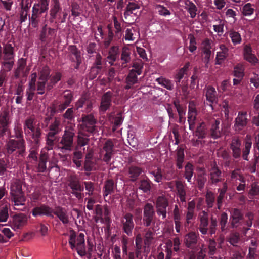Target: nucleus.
Returning <instances> with one entry per match:
<instances>
[{
	"instance_id": "49",
	"label": "nucleus",
	"mask_w": 259,
	"mask_h": 259,
	"mask_svg": "<svg viewBox=\"0 0 259 259\" xmlns=\"http://www.w3.org/2000/svg\"><path fill=\"white\" fill-rule=\"evenodd\" d=\"M32 146L29 149V154L28 156V158L32 159L35 162L38 161V147L39 146L40 143L36 145L32 140Z\"/></svg>"
},
{
	"instance_id": "64",
	"label": "nucleus",
	"mask_w": 259,
	"mask_h": 259,
	"mask_svg": "<svg viewBox=\"0 0 259 259\" xmlns=\"http://www.w3.org/2000/svg\"><path fill=\"white\" fill-rule=\"evenodd\" d=\"M149 173L154 177V181L157 183L161 182L163 180V173L160 168L150 171Z\"/></svg>"
},
{
	"instance_id": "60",
	"label": "nucleus",
	"mask_w": 259,
	"mask_h": 259,
	"mask_svg": "<svg viewBox=\"0 0 259 259\" xmlns=\"http://www.w3.org/2000/svg\"><path fill=\"white\" fill-rule=\"evenodd\" d=\"M218 226V221L217 218L211 217L210 218V223L208 228L209 233L212 235L216 233Z\"/></svg>"
},
{
	"instance_id": "28",
	"label": "nucleus",
	"mask_w": 259,
	"mask_h": 259,
	"mask_svg": "<svg viewBox=\"0 0 259 259\" xmlns=\"http://www.w3.org/2000/svg\"><path fill=\"white\" fill-rule=\"evenodd\" d=\"M55 30L54 29L48 27L47 24H45L42 28L40 34V40L42 42H47L50 40L55 34Z\"/></svg>"
},
{
	"instance_id": "24",
	"label": "nucleus",
	"mask_w": 259,
	"mask_h": 259,
	"mask_svg": "<svg viewBox=\"0 0 259 259\" xmlns=\"http://www.w3.org/2000/svg\"><path fill=\"white\" fill-rule=\"evenodd\" d=\"M198 173L196 178V182L198 188L201 191L204 187L207 181V174L206 170L203 167H199L197 169Z\"/></svg>"
},
{
	"instance_id": "2",
	"label": "nucleus",
	"mask_w": 259,
	"mask_h": 259,
	"mask_svg": "<svg viewBox=\"0 0 259 259\" xmlns=\"http://www.w3.org/2000/svg\"><path fill=\"white\" fill-rule=\"evenodd\" d=\"M10 194L12 201L13 202L14 208L17 210H22L21 208L24 206L26 197L22 189V182L17 180L11 184Z\"/></svg>"
},
{
	"instance_id": "59",
	"label": "nucleus",
	"mask_w": 259,
	"mask_h": 259,
	"mask_svg": "<svg viewBox=\"0 0 259 259\" xmlns=\"http://www.w3.org/2000/svg\"><path fill=\"white\" fill-rule=\"evenodd\" d=\"M254 11V9L252 7L250 3H247L244 5L242 8L241 12L245 16H249L252 15Z\"/></svg>"
},
{
	"instance_id": "27",
	"label": "nucleus",
	"mask_w": 259,
	"mask_h": 259,
	"mask_svg": "<svg viewBox=\"0 0 259 259\" xmlns=\"http://www.w3.org/2000/svg\"><path fill=\"white\" fill-rule=\"evenodd\" d=\"M26 62L23 58L19 60L18 67L15 72V76L19 78L20 76L25 77L29 72V69H25Z\"/></svg>"
},
{
	"instance_id": "58",
	"label": "nucleus",
	"mask_w": 259,
	"mask_h": 259,
	"mask_svg": "<svg viewBox=\"0 0 259 259\" xmlns=\"http://www.w3.org/2000/svg\"><path fill=\"white\" fill-rule=\"evenodd\" d=\"M74 109L70 108L67 109L65 112L63 114L62 117L65 120L68 122H71L74 120Z\"/></svg>"
},
{
	"instance_id": "6",
	"label": "nucleus",
	"mask_w": 259,
	"mask_h": 259,
	"mask_svg": "<svg viewBox=\"0 0 259 259\" xmlns=\"http://www.w3.org/2000/svg\"><path fill=\"white\" fill-rule=\"evenodd\" d=\"M7 153H15L17 156L24 157L26 153V143L24 139H10L6 144Z\"/></svg>"
},
{
	"instance_id": "14",
	"label": "nucleus",
	"mask_w": 259,
	"mask_h": 259,
	"mask_svg": "<svg viewBox=\"0 0 259 259\" xmlns=\"http://www.w3.org/2000/svg\"><path fill=\"white\" fill-rule=\"evenodd\" d=\"M62 11V8L60 0H52L49 11V21L51 23H54L57 20L58 17L61 15Z\"/></svg>"
},
{
	"instance_id": "51",
	"label": "nucleus",
	"mask_w": 259,
	"mask_h": 259,
	"mask_svg": "<svg viewBox=\"0 0 259 259\" xmlns=\"http://www.w3.org/2000/svg\"><path fill=\"white\" fill-rule=\"evenodd\" d=\"M62 74L59 72H57L54 75L50 76V82L47 85V89L48 90L52 89L53 87L61 80Z\"/></svg>"
},
{
	"instance_id": "34",
	"label": "nucleus",
	"mask_w": 259,
	"mask_h": 259,
	"mask_svg": "<svg viewBox=\"0 0 259 259\" xmlns=\"http://www.w3.org/2000/svg\"><path fill=\"white\" fill-rule=\"evenodd\" d=\"M119 48L117 46H112L108 52L107 59L109 60V64L112 66L119 56Z\"/></svg>"
},
{
	"instance_id": "29",
	"label": "nucleus",
	"mask_w": 259,
	"mask_h": 259,
	"mask_svg": "<svg viewBox=\"0 0 259 259\" xmlns=\"http://www.w3.org/2000/svg\"><path fill=\"white\" fill-rule=\"evenodd\" d=\"M44 13L32 7V14L29 17L30 24L33 28H37L40 21L41 15Z\"/></svg>"
},
{
	"instance_id": "55",
	"label": "nucleus",
	"mask_w": 259,
	"mask_h": 259,
	"mask_svg": "<svg viewBox=\"0 0 259 259\" xmlns=\"http://www.w3.org/2000/svg\"><path fill=\"white\" fill-rule=\"evenodd\" d=\"M50 72L51 70L48 66H44L39 73V80L47 82L49 78H50Z\"/></svg>"
},
{
	"instance_id": "44",
	"label": "nucleus",
	"mask_w": 259,
	"mask_h": 259,
	"mask_svg": "<svg viewBox=\"0 0 259 259\" xmlns=\"http://www.w3.org/2000/svg\"><path fill=\"white\" fill-rule=\"evenodd\" d=\"M49 3L50 0H37V3L34 4L33 8L38 10L40 12H47Z\"/></svg>"
},
{
	"instance_id": "36",
	"label": "nucleus",
	"mask_w": 259,
	"mask_h": 259,
	"mask_svg": "<svg viewBox=\"0 0 259 259\" xmlns=\"http://www.w3.org/2000/svg\"><path fill=\"white\" fill-rule=\"evenodd\" d=\"M90 135V134L79 130L77 135V146L82 147L88 145L90 141L89 137Z\"/></svg>"
},
{
	"instance_id": "20",
	"label": "nucleus",
	"mask_w": 259,
	"mask_h": 259,
	"mask_svg": "<svg viewBox=\"0 0 259 259\" xmlns=\"http://www.w3.org/2000/svg\"><path fill=\"white\" fill-rule=\"evenodd\" d=\"M52 215L57 218L64 225H66L69 222V216L65 208L60 206H57L53 208Z\"/></svg>"
},
{
	"instance_id": "57",
	"label": "nucleus",
	"mask_w": 259,
	"mask_h": 259,
	"mask_svg": "<svg viewBox=\"0 0 259 259\" xmlns=\"http://www.w3.org/2000/svg\"><path fill=\"white\" fill-rule=\"evenodd\" d=\"M135 255L137 258L141 257L142 240L140 237H136L135 241Z\"/></svg>"
},
{
	"instance_id": "43",
	"label": "nucleus",
	"mask_w": 259,
	"mask_h": 259,
	"mask_svg": "<svg viewBox=\"0 0 259 259\" xmlns=\"http://www.w3.org/2000/svg\"><path fill=\"white\" fill-rule=\"evenodd\" d=\"M194 174V166L192 163L188 162L185 166L184 177L188 183H191L192 177Z\"/></svg>"
},
{
	"instance_id": "4",
	"label": "nucleus",
	"mask_w": 259,
	"mask_h": 259,
	"mask_svg": "<svg viewBox=\"0 0 259 259\" xmlns=\"http://www.w3.org/2000/svg\"><path fill=\"white\" fill-rule=\"evenodd\" d=\"M36 123L34 117L27 118L24 123V130L25 134L30 136L33 142L38 145L40 143L42 131L38 124L36 125Z\"/></svg>"
},
{
	"instance_id": "8",
	"label": "nucleus",
	"mask_w": 259,
	"mask_h": 259,
	"mask_svg": "<svg viewBox=\"0 0 259 259\" xmlns=\"http://www.w3.org/2000/svg\"><path fill=\"white\" fill-rule=\"evenodd\" d=\"M28 221L27 216L22 213L15 214L10 219L9 226L15 231L22 229Z\"/></svg>"
},
{
	"instance_id": "42",
	"label": "nucleus",
	"mask_w": 259,
	"mask_h": 259,
	"mask_svg": "<svg viewBox=\"0 0 259 259\" xmlns=\"http://www.w3.org/2000/svg\"><path fill=\"white\" fill-rule=\"evenodd\" d=\"M228 219V214L226 212H223L221 214V215L219 219V225L220 227V232L225 233L227 232L228 229V228L227 227Z\"/></svg>"
},
{
	"instance_id": "47",
	"label": "nucleus",
	"mask_w": 259,
	"mask_h": 259,
	"mask_svg": "<svg viewBox=\"0 0 259 259\" xmlns=\"http://www.w3.org/2000/svg\"><path fill=\"white\" fill-rule=\"evenodd\" d=\"M185 8L190 15V17L192 18L195 17L197 8L195 5L190 0H184Z\"/></svg>"
},
{
	"instance_id": "40",
	"label": "nucleus",
	"mask_w": 259,
	"mask_h": 259,
	"mask_svg": "<svg viewBox=\"0 0 259 259\" xmlns=\"http://www.w3.org/2000/svg\"><path fill=\"white\" fill-rule=\"evenodd\" d=\"M114 192V183L112 179H108L105 181L104 186V197L107 196L109 194Z\"/></svg>"
},
{
	"instance_id": "5",
	"label": "nucleus",
	"mask_w": 259,
	"mask_h": 259,
	"mask_svg": "<svg viewBox=\"0 0 259 259\" xmlns=\"http://www.w3.org/2000/svg\"><path fill=\"white\" fill-rule=\"evenodd\" d=\"M75 132V129L72 126L65 128L64 134L58 144V149L62 152L71 151L72 149Z\"/></svg>"
},
{
	"instance_id": "11",
	"label": "nucleus",
	"mask_w": 259,
	"mask_h": 259,
	"mask_svg": "<svg viewBox=\"0 0 259 259\" xmlns=\"http://www.w3.org/2000/svg\"><path fill=\"white\" fill-rule=\"evenodd\" d=\"M122 229L127 236H131L134 228L133 215L130 212L124 214L121 219Z\"/></svg>"
},
{
	"instance_id": "31",
	"label": "nucleus",
	"mask_w": 259,
	"mask_h": 259,
	"mask_svg": "<svg viewBox=\"0 0 259 259\" xmlns=\"http://www.w3.org/2000/svg\"><path fill=\"white\" fill-rule=\"evenodd\" d=\"M221 51L218 52L216 55L215 64L220 65L225 60L228 55V48L224 44L220 46Z\"/></svg>"
},
{
	"instance_id": "25",
	"label": "nucleus",
	"mask_w": 259,
	"mask_h": 259,
	"mask_svg": "<svg viewBox=\"0 0 259 259\" xmlns=\"http://www.w3.org/2000/svg\"><path fill=\"white\" fill-rule=\"evenodd\" d=\"M176 188L177 190V194L181 202H186V184L181 181H175Z\"/></svg>"
},
{
	"instance_id": "12",
	"label": "nucleus",
	"mask_w": 259,
	"mask_h": 259,
	"mask_svg": "<svg viewBox=\"0 0 259 259\" xmlns=\"http://www.w3.org/2000/svg\"><path fill=\"white\" fill-rule=\"evenodd\" d=\"M222 174V171L215 163L209 170L208 182L210 184L217 185L222 182L223 180Z\"/></svg>"
},
{
	"instance_id": "41",
	"label": "nucleus",
	"mask_w": 259,
	"mask_h": 259,
	"mask_svg": "<svg viewBox=\"0 0 259 259\" xmlns=\"http://www.w3.org/2000/svg\"><path fill=\"white\" fill-rule=\"evenodd\" d=\"M189 66V63L186 64L185 66L180 69L178 72L175 75L174 78L177 87L180 86V83L182 79L184 77L186 74Z\"/></svg>"
},
{
	"instance_id": "9",
	"label": "nucleus",
	"mask_w": 259,
	"mask_h": 259,
	"mask_svg": "<svg viewBox=\"0 0 259 259\" xmlns=\"http://www.w3.org/2000/svg\"><path fill=\"white\" fill-rule=\"evenodd\" d=\"M249 120L247 118V113L246 111H239L235 118L234 124V130L237 133H241L247 127Z\"/></svg>"
},
{
	"instance_id": "39",
	"label": "nucleus",
	"mask_w": 259,
	"mask_h": 259,
	"mask_svg": "<svg viewBox=\"0 0 259 259\" xmlns=\"http://www.w3.org/2000/svg\"><path fill=\"white\" fill-rule=\"evenodd\" d=\"M205 96L207 100L211 104L216 102L217 101V92L215 88L209 86L207 87Z\"/></svg>"
},
{
	"instance_id": "50",
	"label": "nucleus",
	"mask_w": 259,
	"mask_h": 259,
	"mask_svg": "<svg viewBox=\"0 0 259 259\" xmlns=\"http://www.w3.org/2000/svg\"><path fill=\"white\" fill-rule=\"evenodd\" d=\"M227 242L233 246H237L240 240V235L237 232H232L226 238Z\"/></svg>"
},
{
	"instance_id": "61",
	"label": "nucleus",
	"mask_w": 259,
	"mask_h": 259,
	"mask_svg": "<svg viewBox=\"0 0 259 259\" xmlns=\"http://www.w3.org/2000/svg\"><path fill=\"white\" fill-rule=\"evenodd\" d=\"M244 69L242 65H236L234 68V76L236 78H243L244 75Z\"/></svg>"
},
{
	"instance_id": "10",
	"label": "nucleus",
	"mask_w": 259,
	"mask_h": 259,
	"mask_svg": "<svg viewBox=\"0 0 259 259\" xmlns=\"http://www.w3.org/2000/svg\"><path fill=\"white\" fill-rule=\"evenodd\" d=\"M155 212L152 204L147 203L143 210V223L145 227H149L152 223L155 224Z\"/></svg>"
},
{
	"instance_id": "19",
	"label": "nucleus",
	"mask_w": 259,
	"mask_h": 259,
	"mask_svg": "<svg viewBox=\"0 0 259 259\" xmlns=\"http://www.w3.org/2000/svg\"><path fill=\"white\" fill-rule=\"evenodd\" d=\"M114 143L110 139H108L103 145V152H105V153L103 155V161L107 164L109 163L114 154Z\"/></svg>"
},
{
	"instance_id": "52",
	"label": "nucleus",
	"mask_w": 259,
	"mask_h": 259,
	"mask_svg": "<svg viewBox=\"0 0 259 259\" xmlns=\"http://www.w3.org/2000/svg\"><path fill=\"white\" fill-rule=\"evenodd\" d=\"M145 234L144 235V243L146 245H150L155 235V231L153 229H145Z\"/></svg>"
},
{
	"instance_id": "38",
	"label": "nucleus",
	"mask_w": 259,
	"mask_h": 259,
	"mask_svg": "<svg viewBox=\"0 0 259 259\" xmlns=\"http://www.w3.org/2000/svg\"><path fill=\"white\" fill-rule=\"evenodd\" d=\"M48 159V154L46 152H41L39 158V163L37 166L38 171L44 172L47 168L46 163Z\"/></svg>"
},
{
	"instance_id": "23",
	"label": "nucleus",
	"mask_w": 259,
	"mask_h": 259,
	"mask_svg": "<svg viewBox=\"0 0 259 259\" xmlns=\"http://www.w3.org/2000/svg\"><path fill=\"white\" fill-rule=\"evenodd\" d=\"M199 235L195 232H190L187 234L185 237V243L187 248H194L197 244Z\"/></svg>"
},
{
	"instance_id": "46",
	"label": "nucleus",
	"mask_w": 259,
	"mask_h": 259,
	"mask_svg": "<svg viewBox=\"0 0 259 259\" xmlns=\"http://www.w3.org/2000/svg\"><path fill=\"white\" fill-rule=\"evenodd\" d=\"M207 135V131L206 128V124L204 122H202L199 124L195 131V136L198 139H203L206 137Z\"/></svg>"
},
{
	"instance_id": "32",
	"label": "nucleus",
	"mask_w": 259,
	"mask_h": 259,
	"mask_svg": "<svg viewBox=\"0 0 259 259\" xmlns=\"http://www.w3.org/2000/svg\"><path fill=\"white\" fill-rule=\"evenodd\" d=\"M131 50L127 47H124L122 49L120 60L121 66L123 68L127 66V64L131 61Z\"/></svg>"
},
{
	"instance_id": "7",
	"label": "nucleus",
	"mask_w": 259,
	"mask_h": 259,
	"mask_svg": "<svg viewBox=\"0 0 259 259\" xmlns=\"http://www.w3.org/2000/svg\"><path fill=\"white\" fill-rule=\"evenodd\" d=\"M81 124H80V130L90 135H93L97 132L96 126V120L92 114H83L80 120Z\"/></svg>"
},
{
	"instance_id": "1",
	"label": "nucleus",
	"mask_w": 259,
	"mask_h": 259,
	"mask_svg": "<svg viewBox=\"0 0 259 259\" xmlns=\"http://www.w3.org/2000/svg\"><path fill=\"white\" fill-rule=\"evenodd\" d=\"M246 216L248 220L244 222L243 212L238 208H233L230 212L229 219L231 227L233 229H237L243 226L242 228L245 232L248 231L252 226L254 216L251 212L247 213Z\"/></svg>"
},
{
	"instance_id": "33",
	"label": "nucleus",
	"mask_w": 259,
	"mask_h": 259,
	"mask_svg": "<svg viewBox=\"0 0 259 259\" xmlns=\"http://www.w3.org/2000/svg\"><path fill=\"white\" fill-rule=\"evenodd\" d=\"M138 75L134 73L133 70L130 71L129 73L125 78L126 85L124 87L125 89L129 90L131 89L134 84L138 83Z\"/></svg>"
},
{
	"instance_id": "63",
	"label": "nucleus",
	"mask_w": 259,
	"mask_h": 259,
	"mask_svg": "<svg viewBox=\"0 0 259 259\" xmlns=\"http://www.w3.org/2000/svg\"><path fill=\"white\" fill-rule=\"evenodd\" d=\"M63 102L70 105L73 100V95L69 90H66L63 93Z\"/></svg>"
},
{
	"instance_id": "35",
	"label": "nucleus",
	"mask_w": 259,
	"mask_h": 259,
	"mask_svg": "<svg viewBox=\"0 0 259 259\" xmlns=\"http://www.w3.org/2000/svg\"><path fill=\"white\" fill-rule=\"evenodd\" d=\"M142 172L141 168L134 165L131 166L128 170L129 177L132 182H135Z\"/></svg>"
},
{
	"instance_id": "54",
	"label": "nucleus",
	"mask_w": 259,
	"mask_h": 259,
	"mask_svg": "<svg viewBox=\"0 0 259 259\" xmlns=\"http://www.w3.org/2000/svg\"><path fill=\"white\" fill-rule=\"evenodd\" d=\"M83 157V154L81 151H75L73 153L72 161L75 164L77 168L81 166V159Z\"/></svg>"
},
{
	"instance_id": "62",
	"label": "nucleus",
	"mask_w": 259,
	"mask_h": 259,
	"mask_svg": "<svg viewBox=\"0 0 259 259\" xmlns=\"http://www.w3.org/2000/svg\"><path fill=\"white\" fill-rule=\"evenodd\" d=\"M9 208L7 205L0 208V222H6L9 218Z\"/></svg>"
},
{
	"instance_id": "37",
	"label": "nucleus",
	"mask_w": 259,
	"mask_h": 259,
	"mask_svg": "<svg viewBox=\"0 0 259 259\" xmlns=\"http://www.w3.org/2000/svg\"><path fill=\"white\" fill-rule=\"evenodd\" d=\"M185 155L183 149L179 148L177 150L176 156V164L179 169H182L183 167Z\"/></svg>"
},
{
	"instance_id": "56",
	"label": "nucleus",
	"mask_w": 259,
	"mask_h": 259,
	"mask_svg": "<svg viewBox=\"0 0 259 259\" xmlns=\"http://www.w3.org/2000/svg\"><path fill=\"white\" fill-rule=\"evenodd\" d=\"M215 195L211 191H207L205 195V201L208 208L213 207L215 201Z\"/></svg>"
},
{
	"instance_id": "30",
	"label": "nucleus",
	"mask_w": 259,
	"mask_h": 259,
	"mask_svg": "<svg viewBox=\"0 0 259 259\" xmlns=\"http://www.w3.org/2000/svg\"><path fill=\"white\" fill-rule=\"evenodd\" d=\"M153 184L147 177L141 179L138 182V188L145 193H149L152 188Z\"/></svg>"
},
{
	"instance_id": "18",
	"label": "nucleus",
	"mask_w": 259,
	"mask_h": 259,
	"mask_svg": "<svg viewBox=\"0 0 259 259\" xmlns=\"http://www.w3.org/2000/svg\"><path fill=\"white\" fill-rule=\"evenodd\" d=\"M53 208L45 204L35 207L32 210L31 213L33 217L46 215L53 218L52 215Z\"/></svg>"
},
{
	"instance_id": "3",
	"label": "nucleus",
	"mask_w": 259,
	"mask_h": 259,
	"mask_svg": "<svg viewBox=\"0 0 259 259\" xmlns=\"http://www.w3.org/2000/svg\"><path fill=\"white\" fill-rule=\"evenodd\" d=\"M60 119L55 117L49 125L48 132L46 135V144L48 150H52L55 142L58 140V135L61 131Z\"/></svg>"
},
{
	"instance_id": "13",
	"label": "nucleus",
	"mask_w": 259,
	"mask_h": 259,
	"mask_svg": "<svg viewBox=\"0 0 259 259\" xmlns=\"http://www.w3.org/2000/svg\"><path fill=\"white\" fill-rule=\"evenodd\" d=\"M168 205V200L164 196H159L157 197L156 201V212L158 216H162V219L166 217V208Z\"/></svg>"
},
{
	"instance_id": "21",
	"label": "nucleus",
	"mask_w": 259,
	"mask_h": 259,
	"mask_svg": "<svg viewBox=\"0 0 259 259\" xmlns=\"http://www.w3.org/2000/svg\"><path fill=\"white\" fill-rule=\"evenodd\" d=\"M200 224L199 230L203 235H206L208 232V213L203 210L199 214Z\"/></svg>"
},
{
	"instance_id": "53",
	"label": "nucleus",
	"mask_w": 259,
	"mask_h": 259,
	"mask_svg": "<svg viewBox=\"0 0 259 259\" xmlns=\"http://www.w3.org/2000/svg\"><path fill=\"white\" fill-rule=\"evenodd\" d=\"M156 80L159 84H160L168 90H172L174 88V83L170 80L160 77L157 78Z\"/></svg>"
},
{
	"instance_id": "17",
	"label": "nucleus",
	"mask_w": 259,
	"mask_h": 259,
	"mask_svg": "<svg viewBox=\"0 0 259 259\" xmlns=\"http://www.w3.org/2000/svg\"><path fill=\"white\" fill-rule=\"evenodd\" d=\"M241 146V141L240 138L238 137H233L230 144V148L234 159H238L241 157L242 153Z\"/></svg>"
},
{
	"instance_id": "15",
	"label": "nucleus",
	"mask_w": 259,
	"mask_h": 259,
	"mask_svg": "<svg viewBox=\"0 0 259 259\" xmlns=\"http://www.w3.org/2000/svg\"><path fill=\"white\" fill-rule=\"evenodd\" d=\"M113 97V93L110 91L104 93L102 95L99 107V110L101 113H104L110 108L112 105Z\"/></svg>"
},
{
	"instance_id": "22",
	"label": "nucleus",
	"mask_w": 259,
	"mask_h": 259,
	"mask_svg": "<svg viewBox=\"0 0 259 259\" xmlns=\"http://www.w3.org/2000/svg\"><path fill=\"white\" fill-rule=\"evenodd\" d=\"M243 53L244 59L252 65H255L258 63V59L252 53V49L250 45H246L244 46Z\"/></svg>"
},
{
	"instance_id": "45",
	"label": "nucleus",
	"mask_w": 259,
	"mask_h": 259,
	"mask_svg": "<svg viewBox=\"0 0 259 259\" xmlns=\"http://www.w3.org/2000/svg\"><path fill=\"white\" fill-rule=\"evenodd\" d=\"M228 34L234 45L240 44L242 42V38L240 34L234 29L229 30L228 32Z\"/></svg>"
},
{
	"instance_id": "48",
	"label": "nucleus",
	"mask_w": 259,
	"mask_h": 259,
	"mask_svg": "<svg viewBox=\"0 0 259 259\" xmlns=\"http://www.w3.org/2000/svg\"><path fill=\"white\" fill-rule=\"evenodd\" d=\"M197 114L194 102H190L188 105V121H195Z\"/></svg>"
},
{
	"instance_id": "26",
	"label": "nucleus",
	"mask_w": 259,
	"mask_h": 259,
	"mask_svg": "<svg viewBox=\"0 0 259 259\" xmlns=\"http://www.w3.org/2000/svg\"><path fill=\"white\" fill-rule=\"evenodd\" d=\"M220 120L219 119H214L211 121V127L209 134L211 138L217 139L221 136L222 132L220 128Z\"/></svg>"
},
{
	"instance_id": "16",
	"label": "nucleus",
	"mask_w": 259,
	"mask_h": 259,
	"mask_svg": "<svg viewBox=\"0 0 259 259\" xmlns=\"http://www.w3.org/2000/svg\"><path fill=\"white\" fill-rule=\"evenodd\" d=\"M71 189V193L74 195L78 200L82 199L83 197V194L81 193L83 191L84 188L78 180L71 179L68 185Z\"/></svg>"
}]
</instances>
